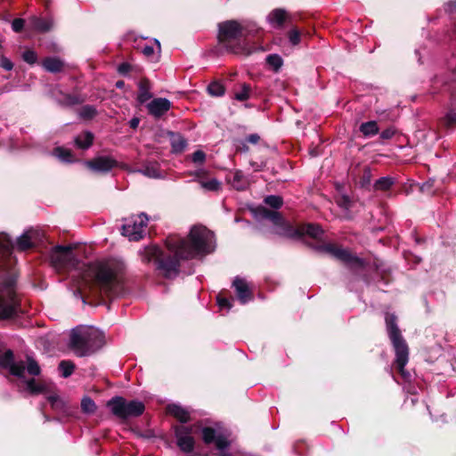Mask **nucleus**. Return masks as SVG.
<instances>
[{"instance_id":"nucleus-1","label":"nucleus","mask_w":456,"mask_h":456,"mask_svg":"<svg viewBox=\"0 0 456 456\" xmlns=\"http://www.w3.org/2000/svg\"><path fill=\"white\" fill-rule=\"evenodd\" d=\"M208 233L206 227L194 225L186 238L170 235L165 240L167 252L157 245L145 247L141 253L142 261L146 264L153 262L165 278H175L180 273L182 260L210 253Z\"/></svg>"},{"instance_id":"nucleus-2","label":"nucleus","mask_w":456,"mask_h":456,"mask_svg":"<svg viewBox=\"0 0 456 456\" xmlns=\"http://www.w3.org/2000/svg\"><path fill=\"white\" fill-rule=\"evenodd\" d=\"M14 244L7 233H0V321L20 326L22 314L20 297L17 292L19 272L12 258Z\"/></svg>"},{"instance_id":"nucleus-3","label":"nucleus","mask_w":456,"mask_h":456,"mask_svg":"<svg viewBox=\"0 0 456 456\" xmlns=\"http://www.w3.org/2000/svg\"><path fill=\"white\" fill-rule=\"evenodd\" d=\"M126 265L123 261L110 258L99 262L94 268L93 286L102 296L109 298L123 293Z\"/></svg>"},{"instance_id":"nucleus-4","label":"nucleus","mask_w":456,"mask_h":456,"mask_svg":"<svg viewBox=\"0 0 456 456\" xmlns=\"http://www.w3.org/2000/svg\"><path fill=\"white\" fill-rule=\"evenodd\" d=\"M217 32L218 45L228 53L248 56L255 48L249 44V37L253 29L244 26L235 20L219 22Z\"/></svg>"},{"instance_id":"nucleus-5","label":"nucleus","mask_w":456,"mask_h":456,"mask_svg":"<svg viewBox=\"0 0 456 456\" xmlns=\"http://www.w3.org/2000/svg\"><path fill=\"white\" fill-rule=\"evenodd\" d=\"M104 344L105 336L97 329H74L69 335V347L79 357L94 354Z\"/></svg>"},{"instance_id":"nucleus-6","label":"nucleus","mask_w":456,"mask_h":456,"mask_svg":"<svg viewBox=\"0 0 456 456\" xmlns=\"http://www.w3.org/2000/svg\"><path fill=\"white\" fill-rule=\"evenodd\" d=\"M385 322L388 337L395 353V368L403 379H408L410 374L405 370L404 367L409 361V346L397 325V316L395 314L387 313Z\"/></svg>"},{"instance_id":"nucleus-7","label":"nucleus","mask_w":456,"mask_h":456,"mask_svg":"<svg viewBox=\"0 0 456 456\" xmlns=\"http://www.w3.org/2000/svg\"><path fill=\"white\" fill-rule=\"evenodd\" d=\"M305 244L318 253L327 254L331 257L342 262L351 271L364 269L368 265L366 259L357 256L348 248H345L337 243H326L324 241L318 240L316 242H311L305 240Z\"/></svg>"},{"instance_id":"nucleus-8","label":"nucleus","mask_w":456,"mask_h":456,"mask_svg":"<svg viewBox=\"0 0 456 456\" xmlns=\"http://www.w3.org/2000/svg\"><path fill=\"white\" fill-rule=\"evenodd\" d=\"M106 406L116 418L123 421L138 418L145 411V404L142 401H129L120 395L113 396L107 402Z\"/></svg>"},{"instance_id":"nucleus-9","label":"nucleus","mask_w":456,"mask_h":456,"mask_svg":"<svg viewBox=\"0 0 456 456\" xmlns=\"http://www.w3.org/2000/svg\"><path fill=\"white\" fill-rule=\"evenodd\" d=\"M75 247L72 245H57L51 249L49 257L51 264L57 269L75 267L77 260L74 255Z\"/></svg>"},{"instance_id":"nucleus-10","label":"nucleus","mask_w":456,"mask_h":456,"mask_svg":"<svg viewBox=\"0 0 456 456\" xmlns=\"http://www.w3.org/2000/svg\"><path fill=\"white\" fill-rule=\"evenodd\" d=\"M200 426L193 425H175L173 426L177 447L184 453H191L195 448V439L192 436L194 429Z\"/></svg>"},{"instance_id":"nucleus-11","label":"nucleus","mask_w":456,"mask_h":456,"mask_svg":"<svg viewBox=\"0 0 456 456\" xmlns=\"http://www.w3.org/2000/svg\"><path fill=\"white\" fill-rule=\"evenodd\" d=\"M148 220V216L143 213L126 219V223L121 227L122 235L128 237L130 240H140L143 237Z\"/></svg>"},{"instance_id":"nucleus-12","label":"nucleus","mask_w":456,"mask_h":456,"mask_svg":"<svg viewBox=\"0 0 456 456\" xmlns=\"http://www.w3.org/2000/svg\"><path fill=\"white\" fill-rule=\"evenodd\" d=\"M86 168L96 174H107L118 166V160L111 156H97L92 159L85 160Z\"/></svg>"},{"instance_id":"nucleus-13","label":"nucleus","mask_w":456,"mask_h":456,"mask_svg":"<svg viewBox=\"0 0 456 456\" xmlns=\"http://www.w3.org/2000/svg\"><path fill=\"white\" fill-rule=\"evenodd\" d=\"M41 233L37 230H28L23 232L16 240V248L19 251H27L37 247V240L40 239Z\"/></svg>"},{"instance_id":"nucleus-14","label":"nucleus","mask_w":456,"mask_h":456,"mask_svg":"<svg viewBox=\"0 0 456 456\" xmlns=\"http://www.w3.org/2000/svg\"><path fill=\"white\" fill-rule=\"evenodd\" d=\"M275 233L289 239H301L302 233L300 232V224L295 226L290 222L287 221L282 216L281 220L275 224Z\"/></svg>"},{"instance_id":"nucleus-15","label":"nucleus","mask_w":456,"mask_h":456,"mask_svg":"<svg viewBox=\"0 0 456 456\" xmlns=\"http://www.w3.org/2000/svg\"><path fill=\"white\" fill-rule=\"evenodd\" d=\"M148 112L155 118H160L164 116L172 107V103L167 98H155L147 105Z\"/></svg>"},{"instance_id":"nucleus-16","label":"nucleus","mask_w":456,"mask_h":456,"mask_svg":"<svg viewBox=\"0 0 456 456\" xmlns=\"http://www.w3.org/2000/svg\"><path fill=\"white\" fill-rule=\"evenodd\" d=\"M249 210L254 218L257 221L269 220L275 225L276 223H279L281 220V214L280 212L271 210L261 205L251 208Z\"/></svg>"},{"instance_id":"nucleus-17","label":"nucleus","mask_w":456,"mask_h":456,"mask_svg":"<svg viewBox=\"0 0 456 456\" xmlns=\"http://www.w3.org/2000/svg\"><path fill=\"white\" fill-rule=\"evenodd\" d=\"M28 28L37 33H47L53 28V19L52 17L42 18L35 15L31 16L28 19Z\"/></svg>"},{"instance_id":"nucleus-18","label":"nucleus","mask_w":456,"mask_h":456,"mask_svg":"<svg viewBox=\"0 0 456 456\" xmlns=\"http://www.w3.org/2000/svg\"><path fill=\"white\" fill-rule=\"evenodd\" d=\"M232 287L235 289L236 296L240 304L244 305L253 300V292L244 279L236 277L232 281Z\"/></svg>"},{"instance_id":"nucleus-19","label":"nucleus","mask_w":456,"mask_h":456,"mask_svg":"<svg viewBox=\"0 0 456 456\" xmlns=\"http://www.w3.org/2000/svg\"><path fill=\"white\" fill-rule=\"evenodd\" d=\"M268 20L274 28H283L285 23L292 24L293 18L288 12L281 8L273 10L268 15Z\"/></svg>"},{"instance_id":"nucleus-20","label":"nucleus","mask_w":456,"mask_h":456,"mask_svg":"<svg viewBox=\"0 0 456 456\" xmlns=\"http://www.w3.org/2000/svg\"><path fill=\"white\" fill-rule=\"evenodd\" d=\"M366 261L368 262V265L364 269H358L353 272L357 273L359 271H364L367 268H370L379 275L378 282H381L384 285H388L393 281L391 272L389 270H381L378 260H375L372 265H370L368 260Z\"/></svg>"},{"instance_id":"nucleus-21","label":"nucleus","mask_w":456,"mask_h":456,"mask_svg":"<svg viewBox=\"0 0 456 456\" xmlns=\"http://www.w3.org/2000/svg\"><path fill=\"white\" fill-rule=\"evenodd\" d=\"M167 412L182 424H186L191 420L190 412L180 405L174 403L167 405Z\"/></svg>"},{"instance_id":"nucleus-22","label":"nucleus","mask_w":456,"mask_h":456,"mask_svg":"<svg viewBox=\"0 0 456 456\" xmlns=\"http://www.w3.org/2000/svg\"><path fill=\"white\" fill-rule=\"evenodd\" d=\"M135 172L142 174L149 178H160L161 171L159 164L156 161H150L137 168Z\"/></svg>"},{"instance_id":"nucleus-23","label":"nucleus","mask_w":456,"mask_h":456,"mask_svg":"<svg viewBox=\"0 0 456 456\" xmlns=\"http://www.w3.org/2000/svg\"><path fill=\"white\" fill-rule=\"evenodd\" d=\"M167 134L170 137L172 152L182 153L187 146L186 139L179 133L168 131Z\"/></svg>"},{"instance_id":"nucleus-24","label":"nucleus","mask_w":456,"mask_h":456,"mask_svg":"<svg viewBox=\"0 0 456 456\" xmlns=\"http://www.w3.org/2000/svg\"><path fill=\"white\" fill-rule=\"evenodd\" d=\"M151 88V81L147 77H142L139 81L137 101L140 103H144L152 97Z\"/></svg>"},{"instance_id":"nucleus-25","label":"nucleus","mask_w":456,"mask_h":456,"mask_svg":"<svg viewBox=\"0 0 456 456\" xmlns=\"http://www.w3.org/2000/svg\"><path fill=\"white\" fill-rule=\"evenodd\" d=\"M300 232L302 233V237L308 235L314 240H318L319 237L323 233V230L319 224H301Z\"/></svg>"},{"instance_id":"nucleus-26","label":"nucleus","mask_w":456,"mask_h":456,"mask_svg":"<svg viewBox=\"0 0 456 456\" xmlns=\"http://www.w3.org/2000/svg\"><path fill=\"white\" fill-rule=\"evenodd\" d=\"M94 134L89 131H85L83 134L76 136L74 142L75 145L81 150L89 149L94 143Z\"/></svg>"},{"instance_id":"nucleus-27","label":"nucleus","mask_w":456,"mask_h":456,"mask_svg":"<svg viewBox=\"0 0 456 456\" xmlns=\"http://www.w3.org/2000/svg\"><path fill=\"white\" fill-rule=\"evenodd\" d=\"M53 153L64 163H74L77 161L71 150L61 146L54 148Z\"/></svg>"},{"instance_id":"nucleus-28","label":"nucleus","mask_w":456,"mask_h":456,"mask_svg":"<svg viewBox=\"0 0 456 456\" xmlns=\"http://www.w3.org/2000/svg\"><path fill=\"white\" fill-rule=\"evenodd\" d=\"M84 99L76 94H61L58 99L60 105L63 107H73L81 104Z\"/></svg>"},{"instance_id":"nucleus-29","label":"nucleus","mask_w":456,"mask_h":456,"mask_svg":"<svg viewBox=\"0 0 456 456\" xmlns=\"http://www.w3.org/2000/svg\"><path fill=\"white\" fill-rule=\"evenodd\" d=\"M42 65L46 71L52 73L60 72L64 67V63L55 57H46L44 59Z\"/></svg>"},{"instance_id":"nucleus-30","label":"nucleus","mask_w":456,"mask_h":456,"mask_svg":"<svg viewBox=\"0 0 456 456\" xmlns=\"http://www.w3.org/2000/svg\"><path fill=\"white\" fill-rule=\"evenodd\" d=\"M359 131L364 137H371L379 133L378 123L374 120L363 122L359 126Z\"/></svg>"},{"instance_id":"nucleus-31","label":"nucleus","mask_w":456,"mask_h":456,"mask_svg":"<svg viewBox=\"0 0 456 456\" xmlns=\"http://www.w3.org/2000/svg\"><path fill=\"white\" fill-rule=\"evenodd\" d=\"M27 390L33 395L47 392L45 384L37 381L34 378L26 380Z\"/></svg>"},{"instance_id":"nucleus-32","label":"nucleus","mask_w":456,"mask_h":456,"mask_svg":"<svg viewBox=\"0 0 456 456\" xmlns=\"http://www.w3.org/2000/svg\"><path fill=\"white\" fill-rule=\"evenodd\" d=\"M227 181L232 185L237 191H243L246 189L247 182L244 178L243 172L241 170H236L232 175V178H228Z\"/></svg>"},{"instance_id":"nucleus-33","label":"nucleus","mask_w":456,"mask_h":456,"mask_svg":"<svg viewBox=\"0 0 456 456\" xmlns=\"http://www.w3.org/2000/svg\"><path fill=\"white\" fill-rule=\"evenodd\" d=\"M75 368V363L69 360H62L58 365V369L61 371V376L65 379L72 375Z\"/></svg>"},{"instance_id":"nucleus-34","label":"nucleus","mask_w":456,"mask_h":456,"mask_svg":"<svg viewBox=\"0 0 456 456\" xmlns=\"http://www.w3.org/2000/svg\"><path fill=\"white\" fill-rule=\"evenodd\" d=\"M208 93L211 96L220 97L225 94V86L219 81H213L208 86Z\"/></svg>"},{"instance_id":"nucleus-35","label":"nucleus","mask_w":456,"mask_h":456,"mask_svg":"<svg viewBox=\"0 0 456 456\" xmlns=\"http://www.w3.org/2000/svg\"><path fill=\"white\" fill-rule=\"evenodd\" d=\"M218 434L212 427H204L201 429V437L205 444H211L216 440Z\"/></svg>"},{"instance_id":"nucleus-36","label":"nucleus","mask_w":456,"mask_h":456,"mask_svg":"<svg viewBox=\"0 0 456 456\" xmlns=\"http://www.w3.org/2000/svg\"><path fill=\"white\" fill-rule=\"evenodd\" d=\"M266 63L273 69L274 72H278L283 65L282 58L276 53H272L266 56Z\"/></svg>"},{"instance_id":"nucleus-37","label":"nucleus","mask_w":456,"mask_h":456,"mask_svg":"<svg viewBox=\"0 0 456 456\" xmlns=\"http://www.w3.org/2000/svg\"><path fill=\"white\" fill-rule=\"evenodd\" d=\"M394 183H395V181L391 177H388V176L380 177L379 179H378L375 182L374 189L377 191H387L392 187Z\"/></svg>"},{"instance_id":"nucleus-38","label":"nucleus","mask_w":456,"mask_h":456,"mask_svg":"<svg viewBox=\"0 0 456 456\" xmlns=\"http://www.w3.org/2000/svg\"><path fill=\"white\" fill-rule=\"evenodd\" d=\"M251 91V86L248 83H243L241 85V90L234 94V99L239 102H245L249 99Z\"/></svg>"},{"instance_id":"nucleus-39","label":"nucleus","mask_w":456,"mask_h":456,"mask_svg":"<svg viewBox=\"0 0 456 456\" xmlns=\"http://www.w3.org/2000/svg\"><path fill=\"white\" fill-rule=\"evenodd\" d=\"M97 407L94 400L89 396H85L81 400V410L84 413L92 414L94 413Z\"/></svg>"},{"instance_id":"nucleus-40","label":"nucleus","mask_w":456,"mask_h":456,"mask_svg":"<svg viewBox=\"0 0 456 456\" xmlns=\"http://www.w3.org/2000/svg\"><path fill=\"white\" fill-rule=\"evenodd\" d=\"M264 202L273 208L275 211L281 208L283 205V200L278 195H268L264 199Z\"/></svg>"},{"instance_id":"nucleus-41","label":"nucleus","mask_w":456,"mask_h":456,"mask_svg":"<svg viewBox=\"0 0 456 456\" xmlns=\"http://www.w3.org/2000/svg\"><path fill=\"white\" fill-rule=\"evenodd\" d=\"M443 125L450 130L456 128V112L453 110H450L442 120Z\"/></svg>"},{"instance_id":"nucleus-42","label":"nucleus","mask_w":456,"mask_h":456,"mask_svg":"<svg viewBox=\"0 0 456 456\" xmlns=\"http://www.w3.org/2000/svg\"><path fill=\"white\" fill-rule=\"evenodd\" d=\"M14 362V354L11 349L6 350L3 354H0V366L4 369H9Z\"/></svg>"},{"instance_id":"nucleus-43","label":"nucleus","mask_w":456,"mask_h":456,"mask_svg":"<svg viewBox=\"0 0 456 456\" xmlns=\"http://www.w3.org/2000/svg\"><path fill=\"white\" fill-rule=\"evenodd\" d=\"M335 201L340 208H342L347 212L353 207V200L350 199L349 196H347L346 194H341V195L337 196L335 198Z\"/></svg>"},{"instance_id":"nucleus-44","label":"nucleus","mask_w":456,"mask_h":456,"mask_svg":"<svg viewBox=\"0 0 456 456\" xmlns=\"http://www.w3.org/2000/svg\"><path fill=\"white\" fill-rule=\"evenodd\" d=\"M10 373L19 379L25 378L26 366L23 362H13L9 368Z\"/></svg>"},{"instance_id":"nucleus-45","label":"nucleus","mask_w":456,"mask_h":456,"mask_svg":"<svg viewBox=\"0 0 456 456\" xmlns=\"http://www.w3.org/2000/svg\"><path fill=\"white\" fill-rule=\"evenodd\" d=\"M202 188L209 191H218L221 188V183L216 178L210 179L209 181H200Z\"/></svg>"},{"instance_id":"nucleus-46","label":"nucleus","mask_w":456,"mask_h":456,"mask_svg":"<svg viewBox=\"0 0 456 456\" xmlns=\"http://www.w3.org/2000/svg\"><path fill=\"white\" fill-rule=\"evenodd\" d=\"M26 370L28 373L32 376H38L41 373V368L39 364L31 357L28 358V365L26 366Z\"/></svg>"},{"instance_id":"nucleus-47","label":"nucleus","mask_w":456,"mask_h":456,"mask_svg":"<svg viewBox=\"0 0 456 456\" xmlns=\"http://www.w3.org/2000/svg\"><path fill=\"white\" fill-rule=\"evenodd\" d=\"M216 449L219 451H224L229 448L231 443L230 441L222 434H218L214 443Z\"/></svg>"},{"instance_id":"nucleus-48","label":"nucleus","mask_w":456,"mask_h":456,"mask_svg":"<svg viewBox=\"0 0 456 456\" xmlns=\"http://www.w3.org/2000/svg\"><path fill=\"white\" fill-rule=\"evenodd\" d=\"M288 37L292 45H297L301 41V32L294 27L288 32Z\"/></svg>"},{"instance_id":"nucleus-49","label":"nucleus","mask_w":456,"mask_h":456,"mask_svg":"<svg viewBox=\"0 0 456 456\" xmlns=\"http://www.w3.org/2000/svg\"><path fill=\"white\" fill-rule=\"evenodd\" d=\"M22 59L25 62L30 64V65H33L37 62V55L36 53V52H34L33 50H26L23 53H22Z\"/></svg>"},{"instance_id":"nucleus-50","label":"nucleus","mask_w":456,"mask_h":456,"mask_svg":"<svg viewBox=\"0 0 456 456\" xmlns=\"http://www.w3.org/2000/svg\"><path fill=\"white\" fill-rule=\"evenodd\" d=\"M96 115V110L90 105H86L81 109L80 116L86 119H91Z\"/></svg>"},{"instance_id":"nucleus-51","label":"nucleus","mask_w":456,"mask_h":456,"mask_svg":"<svg viewBox=\"0 0 456 456\" xmlns=\"http://www.w3.org/2000/svg\"><path fill=\"white\" fill-rule=\"evenodd\" d=\"M25 26V20L22 18H15L12 22V28L16 33H20Z\"/></svg>"},{"instance_id":"nucleus-52","label":"nucleus","mask_w":456,"mask_h":456,"mask_svg":"<svg viewBox=\"0 0 456 456\" xmlns=\"http://www.w3.org/2000/svg\"><path fill=\"white\" fill-rule=\"evenodd\" d=\"M134 66H132L130 63L122 62L118 66L117 70L121 76L126 77L129 74L130 71L134 70Z\"/></svg>"},{"instance_id":"nucleus-53","label":"nucleus","mask_w":456,"mask_h":456,"mask_svg":"<svg viewBox=\"0 0 456 456\" xmlns=\"http://www.w3.org/2000/svg\"><path fill=\"white\" fill-rule=\"evenodd\" d=\"M191 160L196 164H203L206 160V153L201 150H198L192 153Z\"/></svg>"},{"instance_id":"nucleus-54","label":"nucleus","mask_w":456,"mask_h":456,"mask_svg":"<svg viewBox=\"0 0 456 456\" xmlns=\"http://www.w3.org/2000/svg\"><path fill=\"white\" fill-rule=\"evenodd\" d=\"M216 301L221 308L231 309L232 307V304L230 299L223 297L221 293L216 297Z\"/></svg>"},{"instance_id":"nucleus-55","label":"nucleus","mask_w":456,"mask_h":456,"mask_svg":"<svg viewBox=\"0 0 456 456\" xmlns=\"http://www.w3.org/2000/svg\"><path fill=\"white\" fill-rule=\"evenodd\" d=\"M370 178H371V171L369 167H365L363 169L362 177H361V183L362 187H365L370 183Z\"/></svg>"},{"instance_id":"nucleus-56","label":"nucleus","mask_w":456,"mask_h":456,"mask_svg":"<svg viewBox=\"0 0 456 456\" xmlns=\"http://www.w3.org/2000/svg\"><path fill=\"white\" fill-rule=\"evenodd\" d=\"M47 401L50 403L52 408L58 409L61 406V402L58 395H53L47 397Z\"/></svg>"},{"instance_id":"nucleus-57","label":"nucleus","mask_w":456,"mask_h":456,"mask_svg":"<svg viewBox=\"0 0 456 456\" xmlns=\"http://www.w3.org/2000/svg\"><path fill=\"white\" fill-rule=\"evenodd\" d=\"M395 134V129L393 127H387V129L383 130L380 133V138L382 140H389L391 139Z\"/></svg>"},{"instance_id":"nucleus-58","label":"nucleus","mask_w":456,"mask_h":456,"mask_svg":"<svg viewBox=\"0 0 456 456\" xmlns=\"http://www.w3.org/2000/svg\"><path fill=\"white\" fill-rule=\"evenodd\" d=\"M433 185H434V181H428V182L422 183V185L420 186V191L424 192V193L431 194Z\"/></svg>"},{"instance_id":"nucleus-59","label":"nucleus","mask_w":456,"mask_h":456,"mask_svg":"<svg viewBox=\"0 0 456 456\" xmlns=\"http://www.w3.org/2000/svg\"><path fill=\"white\" fill-rule=\"evenodd\" d=\"M0 66L4 68L5 70H12L13 68L12 62L6 57L2 56L1 57V63Z\"/></svg>"},{"instance_id":"nucleus-60","label":"nucleus","mask_w":456,"mask_h":456,"mask_svg":"<svg viewBox=\"0 0 456 456\" xmlns=\"http://www.w3.org/2000/svg\"><path fill=\"white\" fill-rule=\"evenodd\" d=\"M236 151L240 152H248L249 147L247 144V142L240 141L239 144L236 145Z\"/></svg>"},{"instance_id":"nucleus-61","label":"nucleus","mask_w":456,"mask_h":456,"mask_svg":"<svg viewBox=\"0 0 456 456\" xmlns=\"http://www.w3.org/2000/svg\"><path fill=\"white\" fill-rule=\"evenodd\" d=\"M259 141L260 136L257 134H251L246 138V142L252 144H256Z\"/></svg>"},{"instance_id":"nucleus-62","label":"nucleus","mask_w":456,"mask_h":456,"mask_svg":"<svg viewBox=\"0 0 456 456\" xmlns=\"http://www.w3.org/2000/svg\"><path fill=\"white\" fill-rule=\"evenodd\" d=\"M13 86L11 83H7L4 85L3 86H0V94H3L4 93H9L12 90Z\"/></svg>"},{"instance_id":"nucleus-63","label":"nucleus","mask_w":456,"mask_h":456,"mask_svg":"<svg viewBox=\"0 0 456 456\" xmlns=\"http://www.w3.org/2000/svg\"><path fill=\"white\" fill-rule=\"evenodd\" d=\"M142 53L146 56V57H150L151 56L153 53H154V49L152 46H150V45H146L143 47L142 49Z\"/></svg>"},{"instance_id":"nucleus-64","label":"nucleus","mask_w":456,"mask_h":456,"mask_svg":"<svg viewBox=\"0 0 456 456\" xmlns=\"http://www.w3.org/2000/svg\"><path fill=\"white\" fill-rule=\"evenodd\" d=\"M139 123H140V118H133L130 121H129V126L132 128V129H136L139 126Z\"/></svg>"}]
</instances>
